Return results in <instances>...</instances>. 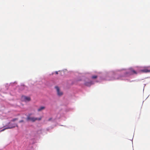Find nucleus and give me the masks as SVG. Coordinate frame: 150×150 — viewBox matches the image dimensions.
I'll return each mask as SVG.
<instances>
[{
    "mask_svg": "<svg viewBox=\"0 0 150 150\" xmlns=\"http://www.w3.org/2000/svg\"><path fill=\"white\" fill-rule=\"evenodd\" d=\"M30 114L26 118L27 121L30 120L32 122H34L36 120H40L42 119V117H40L39 118L35 117H30Z\"/></svg>",
    "mask_w": 150,
    "mask_h": 150,
    "instance_id": "nucleus-1",
    "label": "nucleus"
},
{
    "mask_svg": "<svg viewBox=\"0 0 150 150\" xmlns=\"http://www.w3.org/2000/svg\"><path fill=\"white\" fill-rule=\"evenodd\" d=\"M137 72L134 70L133 69H128L127 72H126V75L127 76H129L133 74H136Z\"/></svg>",
    "mask_w": 150,
    "mask_h": 150,
    "instance_id": "nucleus-2",
    "label": "nucleus"
},
{
    "mask_svg": "<svg viewBox=\"0 0 150 150\" xmlns=\"http://www.w3.org/2000/svg\"><path fill=\"white\" fill-rule=\"evenodd\" d=\"M21 100L23 101H29L30 100V97L22 96L21 97Z\"/></svg>",
    "mask_w": 150,
    "mask_h": 150,
    "instance_id": "nucleus-3",
    "label": "nucleus"
},
{
    "mask_svg": "<svg viewBox=\"0 0 150 150\" xmlns=\"http://www.w3.org/2000/svg\"><path fill=\"white\" fill-rule=\"evenodd\" d=\"M16 125L17 127H18V126L16 124H11L8 127L6 128H5L4 129L2 130H1V131H3L5 129H11L13 128H14L15 127Z\"/></svg>",
    "mask_w": 150,
    "mask_h": 150,
    "instance_id": "nucleus-4",
    "label": "nucleus"
},
{
    "mask_svg": "<svg viewBox=\"0 0 150 150\" xmlns=\"http://www.w3.org/2000/svg\"><path fill=\"white\" fill-rule=\"evenodd\" d=\"M57 93L59 96H62L63 94V92L60 90L59 88L57 87Z\"/></svg>",
    "mask_w": 150,
    "mask_h": 150,
    "instance_id": "nucleus-5",
    "label": "nucleus"
},
{
    "mask_svg": "<svg viewBox=\"0 0 150 150\" xmlns=\"http://www.w3.org/2000/svg\"><path fill=\"white\" fill-rule=\"evenodd\" d=\"M93 83L91 81L90 82H87L85 83V85L87 86H91Z\"/></svg>",
    "mask_w": 150,
    "mask_h": 150,
    "instance_id": "nucleus-6",
    "label": "nucleus"
},
{
    "mask_svg": "<svg viewBox=\"0 0 150 150\" xmlns=\"http://www.w3.org/2000/svg\"><path fill=\"white\" fill-rule=\"evenodd\" d=\"M142 71L144 73H148L150 72V70L146 68L142 70Z\"/></svg>",
    "mask_w": 150,
    "mask_h": 150,
    "instance_id": "nucleus-7",
    "label": "nucleus"
},
{
    "mask_svg": "<svg viewBox=\"0 0 150 150\" xmlns=\"http://www.w3.org/2000/svg\"><path fill=\"white\" fill-rule=\"evenodd\" d=\"M45 108V107L44 106H41L40 107L38 110V111L39 112L40 111Z\"/></svg>",
    "mask_w": 150,
    "mask_h": 150,
    "instance_id": "nucleus-8",
    "label": "nucleus"
},
{
    "mask_svg": "<svg viewBox=\"0 0 150 150\" xmlns=\"http://www.w3.org/2000/svg\"><path fill=\"white\" fill-rule=\"evenodd\" d=\"M18 120V118H14V119H12V120H11V122H14L15 121L17 120Z\"/></svg>",
    "mask_w": 150,
    "mask_h": 150,
    "instance_id": "nucleus-9",
    "label": "nucleus"
},
{
    "mask_svg": "<svg viewBox=\"0 0 150 150\" xmlns=\"http://www.w3.org/2000/svg\"><path fill=\"white\" fill-rule=\"evenodd\" d=\"M97 78V76L95 75L92 76V78L93 79H96Z\"/></svg>",
    "mask_w": 150,
    "mask_h": 150,
    "instance_id": "nucleus-10",
    "label": "nucleus"
},
{
    "mask_svg": "<svg viewBox=\"0 0 150 150\" xmlns=\"http://www.w3.org/2000/svg\"><path fill=\"white\" fill-rule=\"evenodd\" d=\"M24 122V121L23 120H20L19 121V123H21V122Z\"/></svg>",
    "mask_w": 150,
    "mask_h": 150,
    "instance_id": "nucleus-11",
    "label": "nucleus"
},
{
    "mask_svg": "<svg viewBox=\"0 0 150 150\" xmlns=\"http://www.w3.org/2000/svg\"><path fill=\"white\" fill-rule=\"evenodd\" d=\"M55 88H56V86H55Z\"/></svg>",
    "mask_w": 150,
    "mask_h": 150,
    "instance_id": "nucleus-12",
    "label": "nucleus"
},
{
    "mask_svg": "<svg viewBox=\"0 0 150 150\" xmlns=\"http://www.w3.org/2000/svg\"><path fill=\"white\" fill-rule=\"evenodd\" d=\"M50 120V119L49 120Z\"/></svg>",
    "mask_w": 150,
    "mask_h": 150,
    "instance_id": "nucleus-13",
    "label": "nucleus"
},
{
    "mask_svg": "<svg viewBox=\"0 0 150 150\" xmlns=\"http://www.w3.org/2000/svg\"><path fill=\"white\" fill-rule=\"evenodd\" d=\"M10 124V123H9L8 124Z\"/></svg>",
    "mask_w": 150,
    "mask_h": 150,
    "instance_id": "nucleus-14",
    "label": "nucleus"
},
{
    "mask_svg": "<svg viewBox=\"0 0 150 150\" xmlns=\"http://www.w3.org/2000/svg\"><path fill=\"white\" fill-rule=\"evenodd\" d=\"M57 74H58V73H57Z\"/></svg>",
    "mask_w": 150,
    "mask_h": 150,
    "instance_id": "nucleus-15",
    "label": "nucleus"
}]
</instances>
